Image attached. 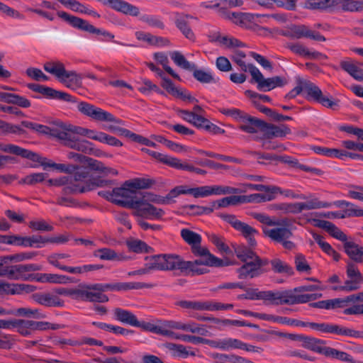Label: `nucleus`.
<instances>
[{"mask_svg": "<svg viewBox=\"0 0 363 363\" xmlns=\"http://www.w3.org/2000/svg\"><path fill=\"white\" fill-rule=\"evenodd\" d=\"M42 266L38 264H26L8 266L6 277L10 279L30 281L31 272L40 271Z\"/></svg>", "mask_w": 363, "mask_h": 363, "instance_id": "nucleus-12", "label": "nucleus"}, {"mask_svg": "<svg viewBox=\"0 0 363 363\" xmlns=\"http://www.w3.org/2000/svg\"><path fill=\"white\" fill-rule=\"evenodd\" d=\"M237 257L242 262L247 263L250 260H255L256 254L245 245H240L235 247Z\"/></svg>", "mask_w": 363, "mask_h": 363, "instance_id": "nucleus-46", "label": "nucleus"}, {"mask_svg": "<svg viewBox=\"0 0 363 363\" xmlns=\"http://www.w3.org/2000/svg\"><path fill=\"white\" fill-rule=\"evenodd\" d=\"M297 214L304 210H313L322 208H328L330 203L319 201L318 199H313L306 202L296 203Z\"/></svg>", "mask_w": 363, "mask_h": 363, "instance_id": "nucleus-41", "label": "nucleus"}, {"mask_svg": "<svg viewBox=\"0 0 363 363\" xmlns=\"http://www.w3.org/2000/svg\"><path fill=\"white\" fill-rule=\"evenodd\" d=\"M140 20L143 22L147 23L148 26L157 28L160 29H164V23L161 20V18L158 16H153V15H143Z\"/></svg>", "mask_w": 363, "mask_h": 363, "instance_id": "nucleus-62", "label": "nucleus"}, {"mask_svg": "<svg viewBox=\"0 0 363 363\" xmlns=\"http://www.w3.org/2000/svg\"><path fill=\"white\" fill-rule=\"evenodd\" d=\"M177 305L183 308L193 309L196 311H206V301H179L177 302Z\"/></svg>", "mask_w": 363, "mask_h": 363, "instance_id": "nucleus-61", "label": "nucleus"}, {"mask_svg": "<svg viewBox=\"0 0 363 363\" xmlns=\"http://www.w3.org/2000/svg\"><path fill=\"white\" fill-rule=\"evenodd\" d=\"M344 251L351 259L350 261L357 263H363V247L353 241H347L343 244Z\"/></svg>", "mask_w": 363, "mask_h": 363, "instance_id": "nucleus-29", "label": "nucleus"}, {"mask_svg": "<svg viewBox=\"0 0 363 363\" xmlns=\"http://www.w3.org/2000/svg\"><path fill=\"white\" fill-rule=\"evenodd\" d=\"M77 109L82 114L98 121L113 122L120 125H124V122L116 118L112 113L98 108L87 102L82 101L77 105Z\"/></svg>", "mask_w": 363, "mask_h": 363, "instance_id": "nucleus-8", "label": "nucleus"}, {"mask_svg": "<svg viewBox=\"0 0 363 363\" xmlns=\"http://www.w3.org/2000/svg\"><path fill=\"white\" fill-rule=\"evenodd\" d=\"M94 255L103 260H119V256L118 254L110 248H101L96 250Z\"/></svg>", "mask_w": 363, "mask_h": 363, "instance_id": "nucleus-57", "label": "nucleus"}, {"mask_svg": "<svg viewBox=\"0 0 363 363\" xmlns=\"http://www.w3.org/2000/svg\"><path fill=\"white\" fill-rule=\"evenodd\" d=\"M43 134L50 135L60 140L62 144L67 147L84 153H91L93 150L92 143L86 140H81L79 137L71 134L68 131V125L60 123L57 127L45 130Z\"/></svg>", "mask_w": 363, "mask_h": 363, "instance_id": "nucleus-4", "label": "nucleus"}, {"mask_svg": "<svg viewBox=\"0 0 363 363\" xmlns=\"http://www.w3.org/2000/svg\"><path fill=\"white\" fill-rule=\"evenodd\" d=\"M44 69L56 77H60V72L64 70V64L60 61L47 62L43 65Z\"/></svg>", "mask_w": 363, "mask_h": 363, "instance_id": "nucleus-59", "label": "nucleus"}, {"mask_svg": "<svg viewBox=\"0 0 363 363\" xmlns=\"http://www.w3.org/2000/svg\"><path fill=\"white\" fill-rule=\"evenodd\" d=\"M113 318L115 320L125 325L141 328L145 330H148L149 328L148 325L144 321H139L134 313L121 308L113 309Z\"/></svg>", "mask_w": 363, "mask_h": 363, "instance_id": "nucleus-15", "label": "nucleus"}, {"mask_svg": "<svg viewBox=\"0 0 363 363\" xmlns=\"http://www.w3.org/2000/svg\"><path fill=\"white\" fill-rule=\"evenodd\" d=\"M199 258L194 261H185V273H191L192 275H201L207 273V269L201 267V265L208 267H223L231 264L230 262H224L223 259L212 255L206 247L193 248L191 252Z\"/></svg>", "mask_w": 363, "mask_h": 363, "instance_id": "nucleus-2", "label": "nucleus"}, {"mask_svg": "<svg viewBox=\"0 0 363 363\" xmlns=\"http://www.w3.org/2000/svg\"><path fill=\"white\" fill-rule=\"evenodd\" d=\"M186 332H190L191 333H196L200 335H206L208 330L204 328L203 325H199L195 322L190 321L182 325V330Z\"/></svg>", "mask_w": 363, "mask_h": 363, "instance_id": "nucleus-58", "label": "nucleus"}, {"mask_svg": "<svg viewBox=\"0 0 363 363\" xmlns=\"http://www.w3.org/2000/svg\"><path fill=\"white\" fill-rule=\"evenodd\" d=\"M323 354L327 357H330L332 359H338L342 362H349V363H356L357 361L354 360L350 354L348 353L340 351L337 349L326 347L325 346V350L323 352Z\"/></svg>", "mask_w": 363, "mask_h": 363, "instance_id": "nucleus-39", "label": "nucleus"}, {"mask_svg": "<svg viewBox=\"0 0 363 363\" xmlns=\"http://www.w3.org/2000/svg\"><path fill=\"white\" fill-rule=\"evenodd\" d=\"M0 150L4 152L13 154L16 155L21 156L23 158H27L30 160L38 162L45 169L46 167H53L62 172L71 173L75 168L72 164L66 165L65 164H57L48 160L45 157H40L39 155L30 151L28 150L22 148L18 145L13 144L1 145Z\"/></svg>", "mask_w": 363, "mask_h": 363, "instance_id": "nucleus-5", "label": "nucleus"}, {"mask_svg": "<svg viewBox=\"0 0 363 363\" xmlns=\"http://www.w3.org/2000/svg\"><path fill=\"white\" fill-rule=\"evenodd\" d=\"M270 263L272 270L276 273H284L288 275H292L294 274L293 268L279 259H274L270 261Z\"/></svg>", "mask_w": 363, "mask_h": 363, "instance_id": "nucleus-51", "label": "nucleus"}, {"mask_svg": "<svg viewBox=\"0 0 363 363\" xmlns=\"http://www.w3.org/2000/svg\"><path fill=\"white\" fill-rule=\"evenodd\" d=\"M219 217L229 223L235 230L239 231L247 240L250 247H255L257 245L255 235L258 234V231L255 228L238 220L233 214L220 213Z\"/></svg>", "mask_w": 363, "mask_h": 363, "instance_id": "nucleus-10", "label": "nucleus"}, {"mask_svg": "<svg viewBox=\"0 0 363 363\" xmlns=\"http://www.w3.org/2000/svg\"><path fill=\"white\" fill-rule=\"evenodd\" d=\"M270 210L280 211L281 213L297 214L296 203H273L269 206Z\"/></svg>", "mask_w": 363, "mask_h": 363, "instance_id": "nucleus-52", "label": "nucleus"}, {"mask_svg": "<svg viewBox=\"0 0 363 363\" xmlns=\"http://www.w3.org/2000/svg\"><path fill=\"white\" fill-rule=\"evenodd\" d=\"M87 286L89 302L106 303L109 298L104 294V292L151 288L152 285L143 282H112L87 284Z\"/></svg>", "mask_w": 363, "mask_h": 363, "instance_id": "nucleus-1", "label": "nucleus"}, {"mask_svg": "<svg viewBox=\"0 0 363 363\" xmlns=\"http://www.w3.org/2000/svg\"><path fill=\"white\" fill-rule=\"evenodd\" d=\"M214 359H218L220 361H228L231 363H254L252 361L247 359L240 356L235 354H226L216 353L213 354Z\"/></svg>", "mask_w": 363, "mask_h": 363, "instance_id": "nucleus-56", "label": "nucleus"}, {"mask_svg": "<svg viewBox=\"0 0 363 363\" xmlns=\"http://www.w3.org/2000/svg\"><path fill=\"white\" fill-rule=\"evenodd\" d=\"M294 38L300 39L303 38H310L311 40L320 42H324L326 38L319 32L310 29L307 26L303 24L291 25Z\"/></svg>", "mask_w": 363, "mask_h": 363, "instance_id": "nucleus-21", "label": "nucleus"}, {"mask_svg": "<svg viewBox=\"0 0 363 363\" xmlns=\"http://www.w3.org/2000/svg\"><path fill=\"white\" fill-rule=\"evenodd\" d=\"M344 12H362L361 0H334V10Z\"/></svg>", "mask_w": 363, "mask_h": 363, "instance_id": "nucleus-34", "label": "nucleus"}, {"mask_svg": "<svg viewBox=\"0 0 363 363\" xmlns=\"http://www.w3.org/2000/svg\"><path fill=\"white\" fill-rule=\"evenodd\" d=\"M192 71L194 77L201 83L209 84L216 82L214 77L210 72L196 69V66Z\"/></svg>", "mask_w": 363, "mask_h": 363, "instance_id": "nucleus-53", "label": "nucleus"}, {"mask_svg": "<svg viewBox=\"0 0 363 363\" xmlns=\"http://www.w3.org/2000/svg\"><path fill=\"white\" fill-rule=\"evenodd\" d=\"M305 94V98L308 101H314L320 104L323 106L337 110L339 107V101L333 100L332 97L329 98L323 94L321 89L315 84L306 81L302 85H298L286 94L284 99L290 100L294 99L301 92Z\"/></svg>", "mask_w": 363, "mask_h": 363, "instance_id": "nucleus-3", "label": "nucleus"}, {"mask_svg": "<svg viewBox=\"0 0 363 363\" xmlns=\"http://www.w3.org/2000/svg\"><path fill=\"white\" fill-rule=\"evenodd\" d=\"M58 79L67 87H71L72 84H77L81 80L80 76L75 71H67L65 67L64 70L60 72Z\"/></svg>", "mask_w": 363, "mask_h": 363, "instance_id": "nucleus-44", "label": "nucleus"}, {"mask_svg": "<svg viewBox=\"0 0 363 363\" xmlns=\"http://www.w3.org/2000/svg\"><path fill=\"white\" fill-rule=\"evenodd\" d=\"M128 249L135 253L149 252L152 248L144 241L138 239H130L126 241Z\"/></svg>", "mask_w": 363, "mask_h": 363, "instance_id": "nucleus-48", "label": "nucleus"}, {"mask_svg": "<svg viewBox=\"0 0 363 363\" xmlns=\"http://www.w3.org/2000/svg\"><path fill=\"white\" fill-rule=\"evenodd\" d=\"M154 58L172 77L178 80H181L180 77L168 65L169 60L167 55L165 53L155 52L154 53Z\"/></svg>", "mask_w": 363, "mask_h": 363, "instance_id": "nucleus-50", "label": "nucleus"}, {"mask_svg": "<svg viewBox=\"0 0 363 363\" xmlns=\"http://www.w3.org/2000/svg\"><path fill=\"white\" fill-rule=\"evenodd\" d=\"M169 55L175 65L182 69L191 71L196 67V65L189 62L179 51L171 52Z\"/></svg>", "mask_w": 363, "mask_h": 363, "instance_id": "nucleus-45", "label": "nucleus"}, {"mask_svg": "<svg viewBox=\"0 0 363 363\" xmlns=\"http://www.w3.org/2000/svg\"><path fill=\"white\" fill-rule=\"evenodd\" d=\"M301 339L304 347L323 354V352L325 350V346L323 347L321 345H325L326 341L321 339H318L315 337L305 335H303V337H301Z\"/></svg>", "mask_w": 363, "mask_h": 363, "instance_id": "nucleus-38", "label": "nucleus"}, {"mask_svg": "<svg viewBox=\"0 0 363 363\" xmlns=\"http://www.w3.org/2000/svg\"><path fill=\"white\" fill-rule=\"evenodd\" d=\"M325 333L355 338L363 337V333L341 325L327 323Z\"/></svg>", "mask_w": 363, "mask_h": 363, "instance_id": "nucleus-26", "label": "nucleus"}, {"mask_svg": "<svg viewBox=\"0 0 363 363\" xmlns=\"http://www.w3.org/2000/svg\"><path fill=\"white\" fill-rule=\"evenodd\" d=\"M57 14L60 18L69 23L74 28L86 31L89 33L101 35L111 40L114 38V35L111 33L105 30L97 28L93 25L90 24L87 21L81 18L70 15L68 13L62 11H57Z\"/></svg>", "mask_w": 363, "mask_h": 363, "instance_id": "nucleus-7", "label": "nucleus"}, {"mask_svg": "<svg viewBox=\"0 0 363 363\" xmlns=\"http://www.w3.org/2000/svg\"><path fill=\"white\" fill-rule=\"evenodd\" d=\"M85 162L87 164L88 169L104 174V175H117L118 171L111 167H106L103 162L91 157H86Z\"/></svg>", "mask_w": 363, "mask_h": 363, "instance_id": "nucleus-37", "label": "nucleus"}, {"mask_svg": "<svg viewBox=\"0 0 363 363\" xmlns=\"http://www.w3.org/2000/svg\"><path fill=\"white\" fill-rule=\"evenodd\" d=\"M175 192V189L174 188L166 196H160L150 192L138 191V196L135 199L138 201V204L150 203V202L158 204H169L176 197Z\"/></svg>", "mask_w": 363, "mask_h": 363, "instance_id": "nucleus-14", "label": "nucleus"}, {"mask_svg": "<svg viewBox=\"0 0 363 363\" xmlns=\"http://www.w3.org/2000/svg\"><path fill=\"white\" fill-rule=\"evenodd\" d=\"M74 167V174L66 176L68 180L67 186H65L63 191L66 194L84 193L93 190V184L89 179V171L87 167ZM72 172V171L71 172Z\"/></svg>", "mask_w": 363, "mask_h": 363, "instance_id": "nucleus-6", "label": "nucleus"}, {"mask_svg": "<svg viewBox=\"0 0 363 363\" xmlns=\"http://www.w3.org/2000/svg\"><path fill=\"white\" fill-rule=\"evenodd\" d=\"M174 23L176 27L184 35L186 38L191 41H195V34L191 28L188 21L189 19L194 18V17L189 14L179 12L174 13Z\"/></svg>", "mask_w": 363, "mask_h": 363, "instance_id": "nucleus-17", "label": "nucleus"}, {"mask_svg": "<svg viewBox=\"0 0 363 363\" xmlns=\"http://www.w3.org/2000/svg\"><path fill=\"white\" fill-rule=\"evenodd\" d=\"M220 16L225 19L232 21L236 25L247 28L255 20V16L258 17L259 15L250 13L230 12L222 9L220 10Z\"/></svg>", "mask_w": 363, "mask_h": 363, "instance_id": "nucleus-16", "label": "nucleus"}, {"mask_svg": "<svg viewBox=\"0 0 363 363\" xmlns=\"http://www.w3.org/2000/svg\"><path fill=\"white\" fill-rule=\"evenodd\" d=\"M152 184V182L150 179H135L125 182V186H131L135 191L149 188Z\"/></svg>", "mask_w": 363, "mask_h": 363, "instance_id": "nucleus-64", "label": "nucleus"}, {"mask_svg": "<svg viewBox=\"0 0 363 363\" xmlns=\"http://www.w3.org/2000/svg\"><path fill=\"white\" fill-rule=\"evenodd\" d=\"M238 203H243L242 196L233 195L212 202L213 206L217 205L218 208H225L229 206H235Z\"/></svg>", "mask_w": 363, "mask_h": 363, "instance_id": "nucleus-49", "label": "nucleus"}, {"mask_svg": "<svg viewBox=\"0 0 363 363\" xmlns=\"http://www.w3.org/2000/svg\"><path fill=\"white\" fill-rule=\"evenodd\" d=\"M176 197L180 194H191L194 198H203L209 195V186L196 188H186L185 186H177L175 188Z\"/></svg>", "mask_w": 363, "mask_h": 363, "instance_id": "nucleus-31", "label": "nucleus"}, {"mask_svg": "<svg viewBox=\"0 0 363 363\" xmlns=\"http://www.w3.org/2000/svg\"><path fill=\"white\" fill-rule=\"evenodd\" d=\"M145 261V267L148 273L152 270L162 271L161 255L146 257Z\"/></svg>", "mask_w": 363, "mask_h": 363, "instance_id": "nucleus-60", "label": "nucleus"}, {"mask_svg": "<svg viewBox=\"0 0 363 363\" xmlns=\"http://www.w3.org/2000/svg\"><path fill=\"white\" fill-rule=\"evenodd\" d=\"M87 284H80L74 289L61 288L57 290L60 295L68 296L73 299L89 301V292Z\"/></svg>", "mask_w": 363, "mask_h": 363, "instance_id": "nucleus-23", "label": "nucleus"}, {"mask_svg": "<svg viewBox=\"0 0 363 363\" xmlns=\"http://www.w3.org/2000/svg\"><path fill=\"white\" fill-rule=\"evenodd\" d=\"M257 84V89L262 91H269L275 87L283 86L286 83V80L279 76L265 79L259 70L256 72L254 70L253 79L251 82Z\"/></svg>", "mask_w": 363, "mask_h": 363, "instance_id": "nucleus-13", "label": "nucleus"}, {"mask_svg": "<svg viewBox=\"0 0 363 363\" xmlns=\"http://www.w3.org/2000/svg\"><path fill=\"white\" fill-rule=\"evenodd\" d=\"M103 268L101 264H84L79 267H62L61 270L67 272L74 274H82L89 272L96 271Z\"/></svg>", "mask_w": 363, "mask_h": 363, "instance_id": "nucleus-43", "label": "nucleus"}, {"mask_svg": "<svg viewBox=\"0 0 363 363\" xmlns=\"http://www.w3.org/2000/svg\"><path fill=\"white\" fill-rule=\"evenodd\" d=\"M114 203L120 206L133 209L138 203L135 199L138 196V191L133 190L131 186H125V182L121 187L114 188Z\"/></svg>", "mask_w": 363, "mask_h": 363, "instance_id": "nucleus-11", "label": "nucleus"}, {"mask_svg": "<svg viewBox=\"0 0 363 363\" xmlns=\"http://www.w3.org/2000/svg\"><path fill=\"white\" fill-rule=\"evenodd\" d=\"M291 133L290 128L285 124L276 125L274 124L267 123L264 127V134L259 139H272L273 138H283L286 135ZM258 140L259 138H256Z\"/></svg>", "mask_w": 363, "mask_h": 363, "instance_id": "nucleus-24", "label": "nucleus"}, {"mask_svg": "<svg viewBox=\"0 0 363 363\" xmlns=\"http://www.w3.org/2000/svg\"><path fill=\"white\" fill-rule=\"evenodd\" d=\"M169 94L177 98L182 99L184 101H188L190 103H197L198 100L191 96L186 90H182L178 89L173 84L171 88L167 91Z\"/></svg>", "mask_w": 363, "mask_h": 363, "instance_id": "nucleus-55", "label": "nucleus"}, {"mask_svg": "<svg viewBox=\"0 0 363 363\" xmlns=\"http://www.w3.org/2000/svg\"><path fill=\"white\" fill-rule=\"evenodd\" d=\"M346 274L348 279L345 281V284L333 286V290L350 292L360 288V285L363 283V276L355 263L351 261L347 262Z\"/></svg>", "mask_w": 363, "mask_h": 363, "instance_id": "nucleus-9", "label": "nucleus"}, {"mask_svg": "<svg viewBox=\"0 0 363 363\" xmlns=\"http://www.w3.org/2000/svg\"><path fill=\"white\" fill-rule=\"evenodd\" d=\"M242 122L244 123L240 126L241 130L247 133H255L259 130L264 134L267 122L250 115H247Z\"/></svg>", "mask_w": 363, "mask_h": 363, "instance_id": "nucleus-27", "label": "nucleus"}, {"mask_svg": "<svg viewBox=\"0 0 363 363\" xmlns=\"http://www.w3.org/2000/svg\"><path fill=\"white\" fill-rule=\"evenodd\" d=\"M242 203H262L274 200L272 194L256 193L250 195H242Z\"/></svg>", "mask_w": 363, "mask_h": 363, "instance_id": "nucleus-47", "label": "nucleus"}, {"mask_svg": "<svg viewBox=\"0 0 363 363\" xmlns=\"http://www.w3.org/2000/svg\"><path fill=\"white\" fill-rule=\"evenodd\" d=\"M340 66L342 70L349 74L354 79L363 81V69L357 66L351 59L347 60H341Z\"/></svg>", "mask_w": 363, "mask_h": 363, "instance_id": "nucleus-36", "label": "nucleus"}, {"mask_svg": "<svg viewBox=\"0 0 363 363\" xmlns=\"http://www.w3.org/2000/svg\"><path fill=\"white\" fill-rule=\"evenodd\" d=\"M272 305H291V290L265 291L264 299Z\"/></svg>", "mask_w": 363, "mask_h": 363, "instance_id": "nucleus-22", "label": "nucleus"}, {"mask_svg": "<svg viewBox=\"0 0 363 363\" xmlns=\"http://www.w3.org/2000/svg\"><path fill=\"white\" fill-rule=\"evenodd\" d=\"M181 237L183 240L191 246V250L193 252V248L201 247V236L187 228H184L181 230Z\"/></svg>", "mask_w": 363, "mask_h": 363, "instance_id": "nucleus-40", "label": "nucleus"}, {"mask_svg": "<svg viewBox=\"0 0 363 363\" xmlns=\"http://www.w3.org/2000/svg\"><path fill=\"white\" fill-rule=\"evenodd\" d=\"M133 209L135 210V216L147 219H160L164 214L162 209L157 208L151 203L136 204Z\"/></svg>", "mask_w": 363, "mask_h": 363, "instance_id": "nucleus-18", "label": "nucleus"}, {"mask_svg": "<svg viewBox=\"0 0 363 363\" xmlns=\"http://www.w3.org/2000/svg\"><path fill=\"white\" fill-rule=\"evenodd\" d=\"M239 192V189L237 188L228 186H220L214 185L209 186V195H225V194H234Z\"/></svg>", "mask_w": 363, "mask_h": 363, "instance_id": "nucleus-54", "label": "nucleus"}, {"mask_svg": "<svg viewBox=\"0 0 363 363\" xmlns=\"http://www.w3.org/2000/svg\"><path fill=\"white\" fill-rule=\"evenodd\" d=\"M161 267L162 271H172L177 269L185 273V260L177 255H161Z\"/></svg>", "mask_w": 363, "mask_h": 363, "instance_id": "nucleus-19", "label": "nucleus"}, {"mask_svg": "<svg viewBox=\"0 0 363 363\" xmlns=\"http://www.w3.org/2000/svg\"><path fill=\"white\" fill-rule=\"evenodd\" d=\"M237 272L239 279L254 278L264 273V270H259L254 260H250L249 262L245 263L238 269Z\"/></svg>", "mask_w": 363, "mask_h": 363, "instance_id": "nucleus-33", "label": "nucleus"}, {"mask_svg": "<svg viewBox=\"0 0 363 363\" xmlns=\"http://www.w3.org/2000/svg\"><path fill=\"white\" fill-rule=\"evenodd\" d=\"M48 98L52 99H58L60 101H67V102H75L76 101L74 98L72 96H71L70 94H69L66 92L55 90L51 87L50 89L49 95H48Z\"/></svg>", "mask_w": 363, "mask_h": 363, "instance_id": "nucleus-63", "label": "nucleus"}, {"mask_svg": "<svg viewBox=\"0 0 363 363\" xmlns=\"http://www.w3.org/2000/svg\"><path fill=\"white\" fill-rule=\"evenodd\" d=\"M15 245L41 248L43 247V236L38 235L28 237L16 235Z\"/></svg>", "mask_w": 363, "mask_h": 363, "instance_id": "nucleus-35", "label": "nucleus"}, {"mask_svg": "<svg viewBox=\"0 0 363 363\" xmlns=\"http://www.w3.org/2000/svg\"><path fill=\"white\" fill-rule=\"evenodd\" d=\"M264 234L273 241L281 242L292 236V232L287 228H263Z\"/></svg>", "mask_w": 363, "mask_h": 363, "instance_id": "nucleus-32", "label": "nucleus"}, {"mask_svg": "<svg viewBox=\"0 0 363 363\" xmlns=\"http://www.w3.org/2000/svg\"><path fill=\"white\" fill-rule=\"evenodd\" d=\"M315 225L325 230L332 237L345 243L347 241V236L333 223L325 220H314Z\"/></svg>", "mask_w": 363, "mask_h": 363, "instance_id": "nucleus-28", "label": "nucleus"}, {"mask_svg": "<svg viewBox=\"0 0 363 363\" xmlns=\"http://www.w3.org/2000/svg\"><path fill=\"white\" fill-rule=\"evenodd\" d=\"M33 299L46 307H61L64 305V301L59 296L50 293H35L33 294Z\"/></svg>", "mask_w": 363, "mask_h": 363, "instance_id": "nucleus-25", "label": "nucleus"}, {"mask_svg": "<svg viewBox=\"0 0 363 363\" xmlns=\"http://www.w3.org/2000/svg\"><path fill=\"white\" fill-rule=\"evenodd\" d=\"M104 5H108L111 9L121 12L125 15L138 16L140 13L139 8L123 0H97Z\"/></svg>", "mask_w": 363, "mask_h": 363, "instance_id": "nucleus-20", "label": "nucleus"}, {"mask_svg": "<svg viewBox=\"0 0 363 363\" xmlns=\"http://www.w3.org/2000/svg\"><path fill=\"white\" fill-rule=\"evenodd\" d=\"M30 281H36L42 283L66 284L72 282V279L65 275L54 274H31Z\"/></svg>", "mask_w": 363, "mask_h": 363, "instance_id": "nucleus-30", "label": "nucleus"}, {"mask_svg": "<svg viewBox=\"0 0 363 363\" xmlns=\"http://www.w3.org/2000/svg\"><path fill=\"white\" fill-rule=\"evenodd\" d=\"M304 7L311 10H334V0H306Z\"/></svg>", "mask_w": 363, "mask_h": 363, "instance_id": "nucleus-42", "label": "nucleus"}]
</instances>
